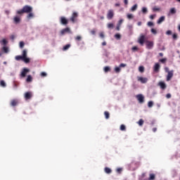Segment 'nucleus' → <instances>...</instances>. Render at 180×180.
I'll use <instances>...</instances> for the list:
<instances>
[{
    "instance_id": "obj_1",
    "label": "nucleus",
    "mask_w": 180,
    "mask_h": 180,
    "mask_svg": "<svg viewBox=\"0 0 180 180\" xmlns=\"http://www.w3.org/2000/svg\"><path fill=\"white\" fill-rule=\"evenodd\" d=\"M33 12V8L30 6H24L21 10L17 11L18 15H23V13H29Z\"/></svg>"
},
{
    "instance_id": "obj_2",
    "label": "nucleus",
    "mask_w": 180,
    "mask_h": 180,
    "mask_svg": "<svg viewBox=\"0 0 180 180\" xmlns=\"http://www.w3.org/2000/svg\"><path fill=\"white\" fill-rule=\"evenodd\" d=\"M146 34H140L137 41L139 44L141 46H144V43L146 42Z\"/></svg>"
},
{
    "instance_id": "obj_3",
    "label": "nucleus",
    "mask_w": 180,
    "mask_h": 180,
    "mask_svg": "<svg viewBox=\"0 0 180 180\" xmlns=\"http://www.w3.org/2000/svg\"><path fill=\"white\" fill-rule=\"evenodd\" d=\"M21 56H22L23 58L24 63H25L26 64H29V63H30V58H27V51H26V49H24L22 51Z\"/></svg>"
},
{
    "instance_id": "obj_4",
    "label": "nucleus",
    "mask_w": 180,
    "mask_h": 180,
    "mask_svg": "<svg viewBox=\"0 0 180 180\" xmlns=\"http://www.w3.org/2000/svg\"><path fill=\"white\" fill-rule=\"evenodd\" d=\"M113 16H115V13L113 12V10H109L107 13V19H108V20H110L113 19Z\"/></svg>"
},
{
    "instance_id": "obj_5",
    "label": "nucleus",
    "mask_w": 180,
    "mask_h": 180,
    "mask_svg": "<svg viewBox=\"0 0 180 180\" xmlns=\"http://www.w3.org/2000/svg\"><path fill=\"white\" fill-rule=\"evenodd\" d=\"M77 18H78V13L74 12L72 14V16L70 17L71 22H72V23H75V21L77 20Z\"/></svg>"
},
{
    "instance_id": "obj_6",
    "label": "nucleus",
    "mask_w": 180,
    "mask_h": 180,
    "mask_svg": "<svg viewBox=\"0 0 180 180\" xmlns=\"http://www.w3.org/2000/svg\"><path fill=\"white\" fill-rule=\"evenodd\" d=\"M146 48L148 49V50H151L153 47H154V41H146Z\"/></svg>"
},
{
    "instance_id": "obj_7",
    "label": "nucleus",
    "mask_w": 180,
    "mask_h": 180,
    "mask_svg": "<svg viewBox=\"0 0 180 180\" xmlns=\"http://www.w3.org/2000/svg\"><path fill=\"white\" fill-rule=\"evenodd\" d=\"M27 72H30V70H29L27 68H24L20 74L21 78H25V77H26V75L27 74Z\"/></svg>"
},
{
    "instance_id": "obj_8",
    "label": "nucleus",
    "mask_w": 180,
    "mask_h": 180,
    "mask_svg": "<svg viewBox=\"0 0 180 180\" xmlns=\"http://www.w3.org/2000/svg\"><path fill=\"white\" fill-rule=\"evenodd\" d=\"M65 33H71V29H70V27H66V28L60 30L61 36H64V34H65Z\"/></svg>"
},
{
    "instance_id": "obj_9",
    "label": "nucleus",
    "mask_w": 180,
    "mask_h": 180,
    "mask_svg": "<svg viewBox=\"0 0 180 180\" xmlns=\"http://www.w3.org/2000/svg\"><path fill=\"white\" fill-rule=\"evenodd\" d=\"M60 22L61 25H64L65 26L68 25V20L65 17H60Z\"/></svg>"
},
{
    "instance_id": "obj_10",
    "label": "nucleus",
    "mask_w": 180,
    "mask_h": 180,
    "mask_svg": "<svg viewBox=\"0 0 180 180\" xmlns=\"http://www.w3.org/2000/svg\"><path fill=\"white\" fill-rule=\"evenodd\" d=\"M138 81L141 82V84H147L148 79L147 77H138Z\"/></svg>"
},
{
    "instance_id": "obj_11",
    "label": "nucleus",
    "mask_w": 180,
    "mask_h": 180,
    "mask_svg": "<svg viewBox=\"0 0 180 180\" xmlns=\"http://www.w3.org/2000/svg\"><path fill=\"white\" fill-rule=\"evenodd\" d=\"M160 68H161L160 63H155V65L153 66L154 72H160Z\"/></svg>"
},
{
    "instance_id": "obj_12",
    "label": "nucleus",
    "mask_w": 180,
    "mask_h": 180,
    "mask_svg": "<svg viewBox=\"0 0 180 180\" xmlns=\"http://www.w3.org/2000/svg\"><path fill=\"white\" fill-rule=\"evenodd\" d=\"M33 96V94H32V91H27L25 94V98L26 101L30 99Z\"/></svg>"
},
{
    "instance_id": "obj_13",
    "label": "nucleus",
    "mask_w": 180,
    "mask_h": 180,
    "mask_svg": "<svg viewBox=\"0 0 180 180\" xmlns=\"http://www.w3.org/2000/svg\"><path fill=\"white\" fill-rule=\"evenodd\" d=\"M174 77V70H170L167 75V81H171V79Z\"/></svg>"
},
{
    "instance_id": "obj_14",
    "label": "nucleus",
    "mask_w": 180,
    "mask_h": 180,
    "mask_svg": "<svg viewBox=\"0 0 180 180\" xmlns=\"http://www.w3.org/2000/svg\"><path fill=\"white\" fill-rule=\"evenodd\" d=\"M136 98L138 99L139 103H143V102H144V96H143L141 94H138L136 96Z\"/></svg>"
},
{
    "instance_id": "obj_15",
    "label": "nucleus",
    "mask_w": 180,
    "mask_h": 180,
    "mask_svg": "<svg viewBox=\"0 0 180 180\" xmlns=\"http://www.w3.org/2000/svg\"><path fill=\"white\" fill-rule=\"evenodd\" d=\"M159 86H160L161 89H166L167 84L164 82H160L158 83Z\"/></svg>"
},
{
    "instance_id": "obj_16",
    "label": "nucleus",
    "mask_w": 180,
    "mask_h": 180,
    "mask_svg": "<svg viewBox=\"0 0 180 180\" xmlns=\"http://www.w3.org/2000/svg\"><path fill=\"white\" fill-rule=\"evenodd\" d=\"M19 103L17 99H13L11 101V106H16Z\"/></svg>"
},
{
    "instance_id": "obj_17",
    "label": "nucleus",
    "mask_w": 180,
    "mask_h": 180,
    "mask_svg": "<svg viewBox=\"0 0 180 180\" xmlns=\"http://www.w3.org/2000/svg\"><path fill=\"white\" fill-rule=\"evenodd\" d=\"M165 20V16H161L157 21L158 25H161Z\"/></svg>"
},
{
    "instance_id": "obj_18",
    "label": "nucleus",
    "mask_w": 180,
    "mask_h": 180,
    "mask_svg": "<svg viewBox=\"0 0 180 180\" xmlns=\"http://www.w3.org/2000/svg\"><path fill=\"white\" fill-rule=\"evenodd\" d=\"M33 18H34V14L33 13V11L28 13V14L27 15V19H33Z\"/></svg>"
},
{
    "instance_id": "obj_19",
    "label": "nucleus",
    "mask_w": 180,
    "mask_h": 180,
    "mask_svg": "<svg viewBox=\"0 0 180 180\" xmlns=\"http://www.w3.org/2000/svg\"><path fill=\"white\" fill-rule=\"evenodd\" d=\"M0 43L2 44V46H6V44H8V41L6 39H3L0 41Z\"/></svg>"
},
{
    "instance_id": "obj_20",
    "label": "nucleus",
    "mask_w": 180,
    "mask_h": 180,
    "mask_svg": "<svg viewBox=\"0 0 180 180\" xmlns=\"http://www.w3.org/2000/svg\"><path fill=\"white\" fill-rule=\"evenodd\" d=\"M104 171L105 174H112V169L109 167H105Z\"/></svg>"
},
{
    "instance_id": "obj_21",
    "label": "nucleus",
    "mask_w": 180,
    "mask_h": 180,
    "mask_svg": "<svg viewBox=\"0 0 180 180\" xmlns=\"http://www.w3.org/2000/svg\"><path fill=\"white\" fill-rule=\"evenodd\" d=\"M169 13L171 15H175V13H176V10L175 9V8H170Z\"/></svg>"
},
{
    "instance_id": "obj_22",
    "label": "nucleus",
    "mask_w": 180,
    "mask_h": 180,
    "mask_svg": "<svg viewBox=\"0 0 180 180\" xmlns=\"http://www.w3.org/2000/svg\"><path fill=\"white\" fill-rule=\"evenodd\" d=\"M2 51H4V53H9V49L8 48V46H4L2 48Z\"/></svg>"
},
{
    "instance_id": "obj_23",
    "label": "nucleus",
    "mask_w": 180,
    "mask_h": 180,
    "mask_svg": "<svg viewBox=\"0 0 180 180\" xmlns=\"http://www.w3.org/2000/svg\"><path fill=\"white\" fill-rule=\"evenodd\" d=\"M131 12H134L137 11V4H134L131 8Z\"/></svg>"
},
{
    "instance_id": "obj_24",
    "label": "nucleus",
    "mask_w": 180,
    "mask_h": 180,
    "mask_svg": "<svg viewBox=\"0 0 180 180\" xmlns=\"http://www.w3.org/2000/svg\"><path fill=\"white\" fill-rule=\"evenodd\" d=\"M70 47H71V44H66L63 48V51H66V50H68V49H70Z\"/></svg>"
},
{
    "instance_id": "obj_25",
    "label": "nucleus",
    "mask_w": 180,
    "mask_h": 180,
    "mask_svg": "<svg viewBox=\"0 0 180 180\" xmlns=\"http://www.w3.org/2000/svg\"><path fill=\"white\" fill-rule=\"evenodd\" d=\"M13 20L15 23H19V22H20V18L18 16H15L14 17Z\"/></svg>"
},
{
    "instance_id": "obj_26",
    "label": "nucleus",
    "mask_w": 180,
    "mask_h": 180,
    "mask_svg": "<svg viewBox=\"0 0 180 180\" xmlns=\"http://www.w3.org/2000/svg\"><path fill=\"white\" fill-rule=\"evenodd\" d=\"M32 80H33V78L32 77V75H28L27 79H26V82H32Z\"/></svg>"
},
{
    "instance_id": "obj_27",
    "label": "nucleus",
    "mask_w": 180,
    "mask_h": 180,
    "mask_svg": "<svg viewBox=\"0 0 180 180\" xmlns=\"http://www.w3.org/2000/svg\"><path fill=\"white\" fill-rule=\"evenodd\" d=\"M149 180H154L155 179V174H149Z\"/></svg>"
},
{
    "instance_id": "obj_28",
    "label": "nucleus",
    "mask_w": 180,
    "mask_h": 180,
    "mask_svg": "<svg viewBox=\"0 0 180 180\" xmlns=\"http://www.w3.org/2000/svg\"><path fill=\"white\" fill-rule=\"evenodd\" d=\"M104 115H105V119H109V117H110V114L108 111H105Z\"/></svg>"
},
{
    "instance_id": "obj_29",
    "label": "nucleus",
    "mask_w": 180,
    "mask_h": 180,
    "mask_svg": "<svg viewBox=\"0 0 180 180\" xmlns=\"http://www.w3.org/2000/svg\"><path fill=\"white\" fill-rule=\"evenodd\" d=\"M0 86H2L3 88H5V86H6V83H5V81L1 80L0 82Z\"/></svg>"
},
{
    "instance_id": "obj_30",
    "label": "nucleus",
    "mask_w": 180,
    "mask_h": 180,
    "mask_svg": "<svg viewBox=\"0 0 180 180\" xmlns=\"http://www.w3.org/2000/svg\"><path fill=\"white\" fill-rule=\"evenodd\" d=\"M115 72H117V74H119V72H120V71H122V69H120V66L115 67Z\"/></svg>"
},
{
    "instance_id": "obj_31",
    "label": "nucleus",
    "mask_w": 180,
    "mask_h": 180,
    "mask_svg": "<svg viewBox=\"0 0 180 180\" xmlns=\"http://www.w3.org/2000/svg\"><path fill=\"white\" fill-rule=\"evenodd\" d=\"M110 72V67H109V66H105V67L104 68V72Z\"/></svg>"
},
{
    "instance_id": "obj_32",
    "label": "nucleus",
    "mask_w": 180,
    "mask_h": 180,
    "mask_svg": "<svg viewBox=\"0 0 180 180\" xmlns=\"http://www.w3.org/2000/svg\"><path fill=\"white\" fill-rule=\"evenodd\" d=\"M15 60L17 61H20V60H22L23 61V58L22 56H15Z\"/></svg>"
},
{
    "instance_id": "obj_33",
    "label": "nucleus",
    "mask_w": 180,
    "mask_h": 180,
    "mask_svg": "<svg viewBox=\"0 0 180 180\" xmlns=\"http://www.w3.org/2000/svg\"><path fill=\"white\" fill-rule=\"evenodd\" d=\"M107 27L108 29H113V27H115V25L113 23H108Z\"/></svg>"
},
{
    "instance_id": "obj_34",
    "label": "nucleus",
    "mask_w": 180,
    "mask_h": 180,
    "mask_svg": "<svg viewBox=\"0 0 180 180\" xmlns=\"http://www.w3.org/2000/svg\"><path fill=\"white\" fill-rule=\"evenodd\" d=\"M172 39H173V40H178V34L174 33L172 34Z\"/></svg>"
},
{
    "instance_id": "obj_35",
    "label": "nucleus",
    "mask_w": 180,
    "mask_h": 180,
    "mask_svg": "<svg viewBox=\"0 0 180 180\" xmlns=\"http://www.w3.org/2000/svg\"><path fill=\"white\" fill-rule=\"evenodd\" d=\"M122 171H123V168L122 167H119L116 169L117 174H122Z\"/></svg>"
},
{
    "instance_id": "obj_36",
    "label": "nucleus",
    "mask_w": 180,
    "mask_h": 180,
    "mask_svg": "<svg viewBox=\"0 0 180 180\" xmlns=\"http://www.w3.org/2000/svg\"><path fill=\"white\" fill-rule=\"evenodd\" d=\"M138 124L141 127L143 126V124H144V120H143V119L139 120Z\"/></svg>"
},
{
    "instance_id": "obj_37",
    "label": "nucleus",
    "mask_w": 180,
    "mask_h": 180,
    "mask_svg": "<svg viewBox=\"0 0 180 180\" xmlns=\"http://www.w3.org/2000/svg\"><path fill=\"white\" fill-rule=\"evenodd\" d=\"M160 63H162V64H165L167 63V58H164L162 59H160Z\"/></svg>"
},
{
    "instance_id": "obj_38",
    "label": "nucleus",
    "mask_w": 180,
    "mask_h": 180,
    "mask_svg": "<svg viewBox=\"0 0 180 180\" xmlns=\"http://www.w3.org/2000/svg\"><path fill=\"white\" fill-rule=\"evenodd\" d=\"M120 130H121L122 131H125V130H126V126H125L124 124H121V126H120Z\"/></svg>"
},
{
    "instance_id": "obj_39",
    "label": "nucleus",
    "mask_w": 180,
    "mask_h": 180,
    "mask_svg": "<svg viewBox=\"0 0 180 180\" xmlns=\"http://www.w3.org/2000/svg\"><path fill=\"white\" fill-rule=\"evenodd\" d=\"M115 39H117V40H120L122 36L120 35V34H115Z\"/></svg>"
},
{
    "instance_id": "obj_40",
    "label": "nucleus",
    "mask_w": 180,
    "mask_h": 180,
    "mask_svg": "<svg viewBox=\"0 0 180 180\" xmlns=\"http://www.w3.org/2000/svg\"><path fill=\"white\" fill-rule=\"evenodd\" d=\"M139 72H144V66H140L139 68Z\"/></svg>"
},
{
    "instance_id": "obj_41",
    "label": "nucleus",
    "mask_w": 180,
    "mask_h": 180,
    "mask_svg": "<svg viewBox=\"0 0 180 180\" xmlns=\"http://www.w3.org/2000/svg\"><path fill=\"white\" fill-rule=\"evenodd\" d=\"M127 18L128 19H133L134 18V16L133 15V14L129 13V14L127 15Z\"/></svg>"
},
{
    "instance_id": "obj_42",
    "label": "nucleus",
    "mask_w": 180,
    "mask_h": 180,
    "mask_svg": "<svg viewBox=\"0 0 180 180\" xmlns=\"http://www.w3.org/2000/svg\"><path fill=\"white\" fill-rule=\"evenodd\" d=\"M153 105H154V103L153 101H149L148 103V108H153Z\"/></svg>"
},
{
    "instance_id": "obj_43",
    "label": "nucleus",
    "mask_w": 180,
    "mask_h": 180,
    "mask_svg": "<svg viewBox=\"0 0 180 180\" xmlns=\"http://www.w3.org/2000/svg\"><path fill=\"white\" fill-rule=\"evenodd\" d=\"M151 33H153V34H157V30L152 28L150 30Z\"/></svg>"
},
{
    "instance_id": "obj_44",
    "label": "nucleus",
    "mask_w": 180,
    "mask_h": 180,
    "mask_svg": "<svg viewBox=\"0 0 180 180\" xmlns=\"http://www.w3.org/2000/svg\"><path fill=\"white\" fill-rule=\"evenodd\" d=\"M153 12H158V11H160V8L155 6L153 8Z\"/></svg>"
},
{
    "instance_id": "obj_45",
    "label": "nucleus",
    "mask_w": 180,
    "mask_h": 180,
    "mask_svg": "<svg viewBox=\"0 0 180 180\" xmlns=\"http://www.w3.org/2000/svg\"><path fill=\"white\" fill-rule=\"evenodd\" d=\"M23 47H25V42L20 41V48L23 49Z\"/></svg>"
},
{
    "instance_id": "obj_46",
    "label": "nucleus",
    "mask_w": 180,
    "mask_h": 180,
    "mask_svg": "<svg viewBox=\"0 0 180 180\" xmlns=\"http://www.w3.org/2000/svg\"><path fill=\"white\" fill-rule=\"evenodd\" d=\"M147 25L149 26L150 27H151V26H154V22L150 21L148 22Z\"/></svg>"
},
{
    "instance_id": "obj_47",
    "label": "nucleus",
    "mask_w": 180,
    "mask_h": 180,
    "mask_svg": "<svg viewBox=\"0 0 180 180\" xmlns=\"http://www.w3.org/2000/svg\"><path fill=\"white\" fill-rule=\"evenodd\" d=\"M166 34H167V36H171V34H172V31H171V30H167V31L166 32Z\"/></svg>"
},
{
    "instance_id": "obj_48",
    "label": "nucleus",
    "mask_w": 180,
    "mask_h": 180,
    "mask_svg": "<svg viewBox=\"0 0 180 180\" xmlns=\"http://www.w3.org/2000/svg\"><path fill=\"white\" fill-rule=\"evenodd\" d=\"M99 36L101 39H105V34L103 32H100Z\"/></svg>"
},
{
    "instance_id": "obj_49",
    "label": "nucleus",
    "mask_w": 180,
    "mask_h": 180,
    "mask_svg": "<svg viewBox=\"0 0 180 180\" xmlns=\"http://www.w3.org/2000/svg\"><path fill=\"white\" fill-rule=\"evenodd\" d=\"M41 77H47V73H46V72H41Z\"/></svg>"
},
{
    "instance_id": "obj_50",
    "label": "nucleus",
    "mask_w": 180,
    "mask_h": 180,
    "mask_svg": "<svg viewBox=\"0 0 180 180\" xmlns=\"http://www.w3.org/2000/svg\"><path fill=\"white\" fill-rule=\"evenodd\" d=\"M82 39V37H81V36H77L75 37V40H77L78 41H81Z\"/></svg>"
},
{
    "instance_id": "obj_51",
    "label": "nucleus",
    "mask_w": 180,
    "mask_h": 180,
    "mask_svg": "<svg viewBox=\"0 0 180 180\" xmlns=\"http://www.w3.org/2000/svg\"><path fill=\"white\" fill-rule=\"evenodd\" d=\"M142 12L143 13H147V8L146 7L142 8Z\"/></svg>"
},
{
    "instance_id": "obj_52",
    "label": "nucleus",
    "mask_w": 180,
    "mask_h": 180,
    "mask_svg": "<svg viewBox=\"0 0 180 180\" xmlns=\"http://www.w3.org/2000/svg\"><path fill=\"white\" fill-rule=\"evenodd\" d=\"M131 50L132 51H137V50H139V48L137 46H133Z\"/></svg>"
},
{
    "instance_id": "obj_53",
    "label": "nucleus",
    "mask_w": 180,
    "mask_h": 180,
    "mask_svg": "<svg viewBox=\"0 0 180 180\" xmlns=\"http://www.w3.org/2000/svg\"><path fill=\"white\" fill-rule=\"evenodd\" d=\"M126 64H124V63H121L120 65V68H124V67H126Z\"/></svg>"
},
{
    "instance_id": "obj_54",
    "label": "nucleus",
    "mask_w": 180,
    "mask_h": 180,
    "mask_svg": "<svg viewBox=\"0 0 180 180\" xmlns=\"http://www.w3.org/2000/svg\"><path fill=\"white\" fill-rule=\"evenodd\" d=\"M165 72H170L171 71H169V68H165Z\"/></svg>"
},
{
    "instance_id": "obj_55",
    "label": "nucleus",
    "mask_w": 180,
    "mask_h": 180,
    "mask_svg": "<svg viewBox=\"0 0 180 180\" xmlns=\"http://www.w3.org/2000/svg\"><path fill=\"white\" fill-rule=\"evenodd\" d=\"M166 98H167V99H169V98H171V94H167L166 95Z\"/></svg>"
},
{
    "instance_id": "obj_56",
    "label": "nucleus",
    "mask_w": 180,
    "mask_h": 180,
    "mask_svg": "<svg viewBox=\"0 0 180 180\" xmlns=\"http://www.w3.org/2000/svg\"><path fill=\"white\" fill-rule=\"evenodd\" d=\"M91 33L92 34H96V30H92L91 31Z\"/></svg>"
},
{
    "instance_id": "obj_57",
    "label": "nucleus",
    "mask_w": 180,
    "mask_h": 180,
    "mask_svg": "<svg viewBox=\"0 0 180 180\" xmlns=\"http://www.w3.org/2000/svg\"><path fill=\"white\" fill-rule=\"evenodd\" d=\"M154 18H155V15H150V19L153 20V19H154Z\"/></svg>"
},
{
    "instance_id": "obj_58",
    "label": "nucleus",
    "mask_w": 180,
    "mask_h": 180,
    "mask_svg": "<svg viewBox=\"0 0 180 180\" xmlns=\"http://www.w3.org/2000/svg\"><path fill=\"white\" fill-rule=\"evenodd\" d=\"M116 30H120V25H117V26L116 27Z\"/></svg>"
},
{
    "instance_id": "obj_59",
    "label": "nucleus",
    "mask_w": 180,
    "mask_h": 180,
    "mask_svg": "<svg viewBox=\"0 0 180 180\" xmlns=\"http://www.w3.org/2000/svg\"><path fill=\"white\" fill-rule=\"evenodd\" d=\"M124 5H127L129 4V0H124Z\"/></svg>"
},
{
    "instance_id": "obj_60",
    "label": "nucleus",
    "mask_w": 180,
    "mask_h": 180,
    "mask_svg": "<svg viewBox=\"0 0 180 180\" xmlns=\"http://www.w3.org/2000/svg\"><path fill=\"white\" fill-rule=\"evenodd\" d=\"M122 23H123V20H120L119 21L118 25H120H120H122Z\"/></svg>"
},
{
    "instance_id": "obj_61",
    "label": "nucleus",
    "mask_w": 180,
    "mask_h": 180,
    "mask_svg": "<svg viewBox=\"0 0 180 180\" xmlns=\"http://www.w3.org/2000/svg\"><path fill=\"white\" fill-rule=\"evenodd\" d=\"M159 56H160V57H164V53H159Z\"/></svg>"
},
{
    "instance_id": "obj_62",
    "label": "nucleus",
    "mask_w": 180,
    "mask_h": 180,
    "mask_svg": "<svg viewBox=\"0 0 180 180\" xmlns=\"http://www.w3.org/2000/svg\"><path fill=\"white\" fill-rule=\"evenodd\" d=\"M153 131L154 133H155V132L157 131V128H153Z\"/></svg>"
},
{
    "instance_id": "obj_63",
    "label": "nucleus",
    "mask_w": 180,
    "mask_h": 180,
    "mask_svg": "<svg viewBox=\"0 0 180 180\" xmlns=\"http://www.w3.org/2000/svg\"><path fill=\"white\" fill-rule=\"evenodd\" d=\"M102 46H106V41H103V42L102 43Z\"/></svg>"
},
{
    "instance_id": "obj_64",
    "label": "nucleus",
    "mask_w": 180,
    "mask_h": 180,
    "mask_svg": "<svg viewBox=\"0 0 180 180\" xmlns=\"http://www.w3.org/2000/svg\"><path fill=\"white\" fill-rule=\"evenodd\" d=\"M141 25V22H138V26H140Z\"/></svg>"
}]
</instances>
